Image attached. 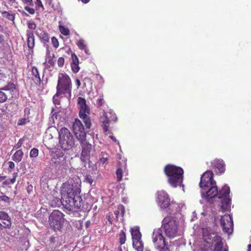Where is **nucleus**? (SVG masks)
Masks as SVG:
<instances>
[{"label": "nucleus", "instance_id": "nucleus-27", "mask_svg": "<svg viewBox=\"0 0 251 251\" xmlns=\"http://www.w3.org/2000/svg\"><path fill=\"white\" fill-rule=\"evenodd\" d=\"M2 16L3 18H6L11 21H13L15 18V15L10 13L9 12L4 11L1 12Z\"/></svg>", "mask_w": 251, "mask_h": 251}, {"label": "nucleus", "instance_id": "nucleus-41", "mask_svg": "<svg viewBox=\"0 0 251 251\" xmlns=\"http://www.w3.org/2000/svg\"><path fill=\"white\" fill-rule=\"evenodd\" d=\"M29 5H26L25 6V9L30 14L33 15L35 14V10L33 8L29 7Z\"/></svg>", "mask_w": 251, "mask_h": 251}, {"label": "nucleus", "instance_id": "nucleus-19", "mask_svg": "<svg viewBox=\"0 0 251 251\" xmlns=\"http://www.w3.org/2000/svg\"><path fill=\"white\" fill-rule=\"evenodd\" d=\"M28 77L33 81L35 85H39L40 84L41 80L38 70L36 67H32L31 73L28 74Z\"/></svg>", "mask_w": 251, "mask_h": 251}, {"label": "nucleus", "instance_id": "nucleus-1", "mask_svg": "<svg viewBox=\"0 0 251 251\" xmlns=\"http://www.w3.org/2000/svg\"><path fill=\"white\" fill-rule=\"evenodd\" d=\"M78 178H74L69 182L64 183L61 189L62 203L70 211L77 212L81 207L82 199L77 195L81 186Z\"/></svg>", "mask_w": 251, "mask_h": 251}, {"label": "nucleus", "instance_id": "nucleus-16", "mask_svg": "<svg viewBox=\"0 0 251 251\" xmlns=\"http://www.w3.org/2000/svg\"><path fill=\"white\" fill-rule=\"evenodd\" d=\"M79 141L82 148L81 158L84 159L89 156L92 149V145L86 141V138H84L83 140Z\"/></svg>", "mask_w": 251, "mask_h": 251}, {"label": "nucleus", "instance_id": "nucleus-57", "mask_svg": "<svg viewBox=\"0 0 251 251\" xmlns=\"http://www.w3.org/2000/svg\"><path fill=\"white\" fill-rule=\"evenodd\" d=\"M109 137L115 143H117L118 144H119V141L116 139V138L113 136H110Z\"/></svg>", "mask_w": 251, "mask_h": 251}, {"label": "nucleus", "instance_id": "nucleus-54", "mask_svg": "<svg viewBox=\"0 0 251 251\" xmlns=\"http://www.w3.org/2000/svg\"><path fill=\"white\" fill-rule=\"evenodd\" d=\"M13 175H16V176H14L13 178H11L10 179V182L11 183H14L15 182L16 178L17 176V173H14Z\"/></svg>", "mask_w": 251, "mask_h": 251}, {"label": "nucleus", "instance_id": "nucleus-58", "mask_svg": "<svg viewBox=\"0 0 251 251\" xmlns=\"http://www.w3.org/2000/svg\"><path fill=\"white\" fill-rule=\"evenodd\" d=\"M75 82H76V84L77 85V87L79 88L81 85V82H80V80L76 78L75 79Z\"/></svg>", "mask_w": 251, "mask_h": 251}, {"label": "nucleus", "instance_id": "nucleus-39", "mask_svg": "<svg viewBox=\"0 0 251 251\" xmlns=\"http://www.w3.org/2000/svg\"><path fill=\"white\" fill-rule=\"evenodd\" d=\"M27 25L30 30L35 29L36 28V25L34 22L28 21L27 22Z\"/></svg>", "mask_w": 251, "mask_h": 251}, {"label": "nucleus", "instance_id": "nucleus-48", "mask_svg": "<svg viewBox=\"0 0 251 251\" xmlns=\"http://www.w3.org/2000/svg\"><path fill=\"white\" fill-rule=\"evenodd\" d=\"M35 4L37 8L41 7L42 10H44V7L41 0H36Z\"/></svg>", "mask_w": 251, "mask_h": 251}, {"label": "nucleus", "instance_id": "nucleus-24", "mask_svg": "<svg viewBox=\"0 0 251 251\" xmlns=\"http://www.w3.org/2000/svg\"><path fill=\"white\" fill-rule=\"evenodd\" d=\"M130 231L132 241L141 239V233L137 227L131 228Z\"/></svg>", "mask_w": 251, "mask_h": 251}, {"label": "nucleus", "instance_id": "nucleus-37", "mask_svg": "<svg viewBox=\"0 0 251 251\" xmlns=\"http://www.w3.org/2000/svg\"><path fill=\"white\" fill-rule=\"evenodd\" d=\"M55 242V237L54 236H51L50 239L51 250L55 249L56 248L58 247V246L57 245L54 244Z\"/></svg>", "mask_w": 251, "mask_h": 251}, {"label": "nucleus", "instance_id": "nucleus-32", "mask_svg": "<svg viewBox=\"0 0 251 251\" xmlns=\"http://www.w3.org/2000/svg\"><path fill=\"white\" fill-rule=\"evenodd\" d=\"M29 122V119L28 118V117H25L24 116L23 118H21L19 120L18 122V125L19 126H23L25 125L27 123Z\"/></svg>", "mask_w": 251, "mask_h": 251}, {"label": "nucleus", "instance_id": "nucleus-59", "mask_svg": "<svg viewBox=\"0 0 251 251\" xmlns=\"http://www.w3.org/2000/svg\"><path fill=\"white\" fill-rule=\"evenodd\" d=\"M83 50H84L85 52L87 54L90 55L91 54V52H90V50L87 48V47H86L85 49H83Z\"/></svg>", "mask_w": 251, "mask_h": 251}, {"label": "nucleus", "instance_id": "nucleus-7", "mask_svg": "<svg viewBox=\"0 0 251 251\" xmlns=\"http://www.w3.org/2000/svg\"><path fill=\"white\" fill-rule=\"evenodd\" d=\"M77 104L79 105V117L82 120L87 128H90L92 126L91 120L90 117V109L86 104V100L82 97L77 99Z\"/></svg>", "mask_w": 251, "mask_h": 251}, {"label": "nucleus", "instance_id": "nucleus-55", "mask_svg": "<svg viewBox=\"0 0 251 251\" xmlns=\"http://www.w3.org/2000/svg\"><path fill=\"white\" fill-rule=\"evenodd\" d=\"M4 41V36L0 34V44H2Z\"/></svg>", "mask_w": 251, "mask_h": 251}, {"label": "nucleus", "instance_id": "nucleus-53", "mask_svg": "<svg viewBox=\"0 0 251 251\" xmlns=\"http://www.w3.org/2000/svg\"><path fill=\"white\" fill-rule=\"evenodd\" d=\"M33 190V186L32 185H29L26 187V191L29 194Z\"/></svg>", "mask_w": 251, "mask_h": 251}, {"label": "nucleus", "instance_id": "nucleus-25", "mask_svg": "<svg viewBox=\"0 0 251 251\" xmlns=\"http://www.w3.org/2000/svg\"><path fill=\"white\" fill-rule=\"evenodd\" d=\"M24 156V152L22 150L17 151L13 155L12 158V160L16 162H20Z\"/></svg>", "mask_w": 251, "mask_h": 251}, {"label": "nucleus", "instance_id": "nucleus-61", "mask_svg": "<svg viewBox=\"0 0 251 251\" xmlns=\"http://www.w3.org/2000/svg\"><path fill=\"white\" fill-rule=\"evenodd\" d=\"M9 4L13 5V3L16 2V0H7Z\"/></svg>", "mask_w": 251, "mask_h": 251}, {"label": "nucleus", "instance_id": "nucleus-8", "mask_svg": "<svg viewBox=\"0 0 251 251\" xmlns=\"http://www.w3.org/2000/svg\"><path fill=\"white\" fill-rule=\"evenodd\" d=\"M152 238L154 247L158 251H171L160 228L154 230Z\"/></svg>", "mask_w": 251, "mask_h": 251}, {"label": "nucleus", "instance_id": "nucleus-64", "mask_svg": "<svg viewBox=\"0 0 251 251\" xmlns=\"http://www.w3.org/2000/svg\"><path fill=\"white\" fill-rule=\"evenodd\" d=\"M6 178L5 176H0V182L3 181Z\"/></svg>", "mask_w": 251, "mask_h": 251}, {"label": "nucleus", "instance_id": "nucleus-62", "mask_svg": "<svg viewBox=\"0 0 251 251\" xmlns=\"http://www.w3.org/2000/svg\"><path fill=\"white\" fill-rule=\"evenodd\" d=\"M90 224H91V222L90 221H87L86 223H85V226H86V228H88L90 225Z\"/></svg>", "mask_w": 251, "mask_h": 251}, {"label": "nucleus", "instance_id": "nucleus-34", "mask_svg": "<svg viewBox=\"0 0 251 251\" xmlns=\"http://www.w3.org/2000/svg\"><path fill=\"white\" fill-rule=\"evenodd\" d=\"M8 99L7 95L0 90V103L5 102Z\"/></svg>", "mask_w": 251, "mask_h": 251}, {"label": "nucleus", "instance_id": "nucleus-14", "mask_svg": "<svg viewBox=\"0 0 251 251\" xmlns=\"http://www.w3.org/2000/svg\"><path fill=\"white\" fill-rule=\"evenodd\" d=\"M207 191L205 193H202L203 198H204L207 201L209 202H212V199L216 196H218L219 191L218 190L216 183L214 185H212L207 189Z\"/></svg>", "mask_w": 251, "mask_h": 251}, {"label": "nucleus", "instance_id": "nucleus-33", "mask_svg": "<svg viewBox=\"0 0 251 251\" xmlns=\"http://www.w3.org/2000/svg\"><path fill=\"white\" fill-rule=\"evenodd\" d=\"M16 89V86L13 83H9L7 85L2 88L1 89L3 90H12Z\"/></svg>", "mask_w": 251, "mask_h": 251}, {"label": "nucleus", "instance_id": "nucleus-42", "mask_svg": "<svg viewBox=\"0 0 251 251\" xmlns=\"http://www.w3.org/2000/svg\"><path fill=\"white\" fill-rule=\"evenodd\" d=\"M55 55L54 54H52V56H50L48 57V63L50 64V66H53L54 65V62L53 61V58H54Z\"/></svg>", "mask_w": 251, "mask_h": 251}, {"label": "nucleus", "instance_id": "nucleus-10", "mask_svg": "<svg viewBox=\"0 0 251 251\" xmlns=\"http://www.w3.org/2000/svg\"><path fill=\"white\" fill-rule=\"evenodd\" d=\"M156 201L161 210H170L171 203L168 194L164 191H158Z\"/></svg>", "mask_w": 251, "mask_h": 251}, {"label": "nucleus", "instance_id": "nucleus-17", "mask_svg": "<svg viewBox=\"0 0 251 251\" xmlns=\"http://www.w3.org/2000/svg\"><path fill=\"white\" fill-rule=\"evenodd\" d=\"M211 166L216 170L217 174H222L225 171L226 165L222 159H215L211 162Z\"/></svg>", "mask_w": 251, "mask_h": 251}, {"label": "nucleus", "instance_id": "nucleus-15", "mask_svg": "<svg viewBox=\"0 0 251 251\" xmlns=\"http://www.w3.org/2000/svg\"><path fill=\"white\" fill-rule=\"evenodd\" d=\"M26 44L29 54L34 53V48L35 46V37L32 30H27L26 32Z\"/></svg>", "mask_w": 251, "mask_h": 251}, {"label": "nucleus", "instance_id": "nucleus-26", "mask_svg": "<svg viewBox=\"0 0 251 251\" xmlns=\"http://www.w3.org/2000/svg\"><path fill=\"white\" fill-rule=\"evenodd\" d=\"M133 247L137 251H143L144 244L141 239L133 241Z\"/></svg>", "mask_w": 251, "mask_h": 251}, {"label": "nucleus", "instance_id": "nucleus-47", "mask_svg": "<svg viewBox=\"0 0 251 251\" xmlns=\"http://www.w3.org/2000/svg\"><path fill=\"white\" fill-rule=\"evenodd\" d=\"M30 114V109L28 107L25 108L24 109V116L25 117H28V118L29 119Z\"/></svg>", "mask_w": 251, "mask_h": 251}, {"label": "nucleus", "instance_id": "nucleus-63", "mask_svg": "<svg viewBox=\"0 0 251 251\" xmlns=\"http://www.w3.org/2000/svg\"><path fill=\"white\" fill-rule=\"evenodd\" d=\"M46 54H47V55L48 56V57H49L50 56H52V54L51 55L50 54V51L48 48H47V49Z\"/></svg>", "mask_w": 251, "mask_h": 251}, {"label": "nucleus", "instance_id": "nucleus-13", "mask_svg": "<svg viewBox=\"0 0 251 251\" xmlns=\"http://www.w3.org/2000/svg\"><path fill=\"white\" fill-rule=\"evenodd\" d=\"M221 224L225 232L228 234L232 233L233 229V222L232 218L229 215L225 214L222 216Z\"/></svg>", "mask_w": 251, "mask_h": 251}, {"label": "nucleus", "instance_id": "nucleus-11", "mask_svg": "<svg viewBox=\"0 0 251 251\" xmlns=\"http://www.w3.org/2000/svg\"><path fill=\"white\" fill-rule=\"evenodd\" d=\"M214 174L211 171L204 172L201 177L200 187L203 190H207L209 186L214 185L216 181L213 179Z\"/></svg>", "mask_w": 251, "mask_h": 251}, {"label": "nucleus", "instance_id": "nucleus-20", "mask_svg": "<svg viewBox=\"0 0 251 251\" xmlns=\"http://www.w3.org/2000/svg\"><path fill=\"white\" fill-rule=\"evenodd\" d=\"M35 34L41 43L46 44L49 42L50 35L47 31L43 29L42 28H39L38 30L36 31Z\"/></svg>", "mask_w": 251, "mask_h": 251}, {"label": "nucleus", "instance_id": "nucleus-46", "mask_svg": "<svg viewBox=\"0 0 251 251\" xmlns=\"http://www.w3.org/2000/svg\"><path fill=\"white\" fill-rule=\"evenodd\" d=\"M104 102V99L103 98H100L97 100V105L98 107L101 106Z\"/></svg>", "mask_w": 251, "mask_h": 251}, {"label": "nucleus", "instance_id": "nucleus-6", "mask_svg": "<svg viewBox=\"0 0 251 251\" xmlns=\"http://www.w3.org/2000/svg\"><path fill=\"white\" fill-rule=\"evenodd\" d=\"M59 142L64 150H69L75 146V139L70 131L66 127L61 128L58 132Z\"/></svg>", "mask_w": 251, "mask_h": 251}, {"label": "nucleus", "instance_id": "nucleus-21", "mask_svg": "<svg viewBox=\"0 0 251 251\" xmlns=\"http://www.w3.org/2000/svg\"><path fill=\"white\" fill-rule=\"evenodd\" d=\"M72 62L71 64L72 71L74 73H77L79 71V60L77 56L75 54H72Z\"/></svg>", "mask_w": 251, "mask_h": 251}, {"label": "nucleus", "instance_id": "nucleus-3", "mask_svg": "<svg viewBox=\"0 0 251 251\" xmlns=\"http://www.w3.org/2000/svg\"><path fill=\"white\" fill-rule=\"evenodd\" d=\"M72 83L70 76L65 73L59 74L56 93L53 96V100H55V98L60 95H64L65 97L70 99L72 96Z\"/></svg>", "mask_w": 251, "mask_h": 251}, {"label": "nucleus", "instance_id": "nucleus-12", "mask_svg": "<svg viewBox=\"0 0 251 251\" xmlns=\"http://www.w3.org/2000/svg\"><path fill=\"white\" fill-rule=\"evenodd\" d=\"M73 129L78 141L83 140L86 137V133L84 130V127L81 122L76 119L73 125Z\"/></svg>", "mask_w": 251, "mask_h": 251}, {"label": "nucleus", "instance_id": "nucleus-45", "mask_svg": "<svg viewBox=\"0 0 251 251\" xmlns=\"http://www.w3.org/2000/svg\"><path fill=\"white\" fill-rule=\"evenodd\" d=\"M118 209L120 211V214L122 215V216H123L125 213V207L123 205H119L118 206Z\"/></svg>", "mask_w": 251, "mask_h": 251}, {"label": "nucleus", "instance_id": "nucleus-29", "mask_svg": "<svg viewBox=\"0 0 251 251\" xmlns=\"http://www.w3.org/2000/svg\"><path fill=\"white\" fill-rule=\"evenodd\" d=\"M119 242L121 245H123L125 243L126 240V235L123 230H121L119 234Z\"/></svg>", "mask_w": 251, "mask_h": 251}, {"label": "nucleus", "instance_id": "nucleus-40", "mask_svg": "<svg viewBox=\"0 0 251 251\" xmlns=\"http://www.w3.org/2000/svg\"><path fill=\"white\" fill-rule=\"evenodd\" d=\"M51 43L52 44V46L55 49L58 48L59 47V42L58 41V39L55 37H52L51 38Z\"/></svg>", "mask_w": 251, "mask_h": 251}, {"label": "nucleus", "instance_id": "nucleus-38", "mask_svg": "<svg viewBox=\"0 0 251 251\" xmlns=\"http://www.w3.org/2000/svg\"><path fill=\"white\" fill-rule=\"evenodd\" d=\"M39 153V151L36 148H33L29 154V156L30 157H36L38 156Z\"/></svg>", "mask_w": 251, "mask_h": 251}, {"label": "nucleus", "instance_id": "nucleus-2", "mask_svg": "<svg viewBox=\"0 0 251 251\" xmlns=\"http://www.w3.org/2000/svg\"><path fill=\"white\" fill-rule=\"evenodd\" d=\"M164 172L168 177V183L173 187L181 186L183 179V170L180 167L168 164L164 167Z\"/></svg>", "mask_w": 251, "mask_h": 251}, {"label": "nucleus", "instance_id": "nucleus-52", "mask_svg": "<svg viewBox=\"0 0 251 251\" xmlns=\"http://www.w3.org/2000/svg\"><path fill=\"white\" fill-rule=\"evenodd\" d=\"M107 160H108V158L104 157H102L101 158H100V162L102 164H104Z\"/></svg>", "mask_w": 251, "mask_h": 251}, {"label": "nucleus", "instance_id": "nucleus-31", "mask_svg": "<svg viewBox=\"0 0 251 251\" xmlns=\"http://www.w3.org/2000/svg\"><path fill=\"white\" fill-rule=\"evenodd\" d=\"M76 45L81 50L85 49L86 47H87L86 44L85 43V41L83 39L79 40L76 43Z\"/></svg>", "mask_w": 251, "mask_h": 251}, {"label": "nucleus", "instance_id": "nucleus-43", "mask_svg": "<svg viewBox=\"0 0 251 251\" xmlns=\"http://www.w3.org/2000/svg\"><path fill=\"white\" fill-rule=\"evenodd\" d=\"M65 60L62 57H60L58 59L57 65L59 67H62L64 64Z\"/></svg>", "mask_w": 251, "mask_h": 251}, {"label": "nucleus", "instance_id": "nucleus-49", "mask_svg": "<svg viewBox=\"0 0 251 251\" xmlns=\"http://www.w3.org/2000/svg\"><path fill=\"white\" fill-rule=\"evenodd\" d=\"M0 198L1 201H2L5 202H7V203L10 202L9 198L6 195H2L0 197Z\"/></svg>", "mask_w": 251, "mask_h": 251}, {"label": "nucleus", "instance_id": "nucleus-50", "mask_svg": "<svg viewBox=\"0 0 251 251\" xmlns=\"http://www.w3.org/2000/svg\"><path fill=\"white\" fill-rule=\"evenodd\" d=\"M24 3L26 4V5H33V1L32 0H23Z\"/></svg>", "mask_w": 251, "mask_h": 251}, {"label": "nucleus", "instance_id": "nucleus-51", "mask_svg": "<svg viewBox=\"0 0 251 251\" xmlns=\"http://www.w3.org/2000/svg\"><path fill=\"white\" fill-rule=\"evenodd\" d=\"M8 164H9L8 170L9 169L10 170H12L15 168V164L12 161H9L8 162Z\"/></svg>", "mask_w": 251, "mask_h": 251}, {"label": "nucleus", "instance_id": "nucleus-4", "mask_svg": "<svg viewBox=\"0 0 251 251\" xmlns=\"http://www.w3.org/2000/svg\"><path fill=\"white\" fill-rule=\"evenodd\" d=\"M202 238L207 244H211L214 248V251H227L223 248V243L221 237L217 235L216 232L211 228H202Z\"/></svg>", "mask_w": 251, "mask_h": 251}, {"label": "nucleus", "instance_id": "nucleus-22", "mask_svg": "<svg viewBox=\"0 0 251 251\" xmlns=\"http://www.w3.org/2000/svg\"><path fill=\"white\" fill-rule=\"evenodd\" d=\"M230 193V188L227 185H224L219 191L218 198L222 199L224 198H228Z\"/></svg>", "mask_w": 251, "mask_h": 251}, {"label": "nucleus", "instance_id": "nucleus-44", "mask_svg": "<svg viewBox=\"0 0 251 251\" xmlns=\"http://www.w3.org/2000/svg\"><path fill=\"white\" fill-rule=\"evenodd\" d=\"M23 141H24V140L23 139H20L18 142V143L16 144V145L14 147V149H20L23 144Z\"/></svg>", "mask_w": 251, "mask_h": 251}, {"label": "nucleus", "instance_id": "nucleus-28", "mask_svg": "<svg viewBox=\"0 0 251 251\" xmlns=\"http://www.w3.org/2000/svg\"><path fill=\"white\" fill-rule=\"evenodd\" d=\"M109 120L106 117L105 120L102 122L101 126L102 127L103 131L104 132H106L109 131Z\"/></svg>", "mask_w": 251, "mask_h": 251}, {"label": "nucleus", "instance_id": "nucleus-5", "mask_svg": "<svg viewBox=\"0 0 251 251\" xmlns=\"http://www.w3.org/2000/svg\"><path fill=\"white\" fill-rule=\"evenodd\" d=\"M162 225L168 237L173 238L178 235V225L175 217L167 216L162 221Z\"/></svg>", "mask_w": 251, "mask_h": 251}, {"label": "nucleus", "instance_id": "nucleus-9", "mask_svg": "<svg viewBox=\"0 0 251 251\" xmlns=\"http://www.w3.org/2000/svg\"><path fill=\"white\" fill-rule=\"evenodd\" d=\"M64 215L58 210H53L49 217L50 226L54 231H60L62 228L64 223Z\"/></svg>", "mask_w": 251, "mask_h": 251}, {"label": "nucleus", "instance_id": "nucleus-35", "mask_svg": "<svg viewBox=\"0 0 251 251\" xmlns=\"http://www.w3.org/2000/svg\"><path fill=\"white\" fill-rule=\"evenodd\" d=\"M116 176L118 181H121L123 177V170L121 168L117 169L116 172Z\"/></svg>", "mask_w": 251, "mask_h": 251}, {"label": "nucleus", "instance_id": "nucleus-60", "mask_svg": "<svg viewBox=\"0 0 251 251\" xmlns=\"http://www.w3.org/2000/svg\"><path fill=\"white\" fill-rule=\"evenodd\" d=\"M120 210L117 208V210L114 211V214L117 218H118V215L120 214Z\"/></svg>", "mask_w": 251, "mask_h": 251}, {"label": "nucleus", "instance_id": "nucleus-23", "mask_svg": "<svg viewBox=\"0 0 251 251\" xmlns=\"http://www.w3.org/2000/svg\"><path fill=\"white\" fill-rule=\"evenodd\" d=\"M221 208L224 211H228L230 208L231 199L229 198H222Z\"/></svg>", "mask_w": 251, "mask_h": 251}, {"label": "nucleus", "instance_id": "nucleus-56", "mask_svg": "<svg viewBox=\"0 0 251 251\" xmlns=\"http://www.w3.org/2000/svg\"><path fill=\"white\" fill-rule=\"evenodd\" d=\"M83 222L82 221H79L76 224V227H82V226Z\"/></svg>", "mask_w": 251, "mask_h": 251}, {"label": "nucleus", "instance_id": "nucleus-30", "mask_svg": "<svg viewBox=\"0 0 251 251\" xmlns=\"http://www.w3.org/2000/svg\"><path fill=\"white\" fill-rule=\"evenodd\" d=\"M59 29L60 32L65 36H67L70 34V30L68 27H65L64 25H59Z\"/></svg>", "mask_w": 251, "mask_h": 251}, {"label": "nucleus", "instance_id": "nucleus-36", "mask_svg": "<svg viewBox=\"0 0 251 251\" xmlns=\"http://www.w3.org/2000/svg\"><path fill=\"white\" fill-rule=\"evenodd\" d=\"M84 182L90 184L92 185L94 182L93 177L90 174H87L85 176Z\"/></svg>", "mask_w": 251, "mask_h": 251}, {"label": "nucleus", "instance_id": "nucleus-18", "mask_svg": "<svg viewBox=\"0 0 251 251\" xmlns=\"http://www.w3.org/2000/svg\"><path fill=\"white\" fill-rule=\"evenodd\" d=\"M0 226L4 228H10L11 221L9 215L3 211H0Z\"/></svg>", "mask_w": 251, "mask_h": 251}]
</instances>
